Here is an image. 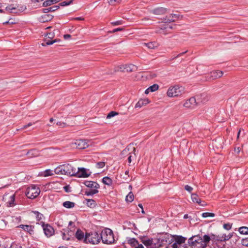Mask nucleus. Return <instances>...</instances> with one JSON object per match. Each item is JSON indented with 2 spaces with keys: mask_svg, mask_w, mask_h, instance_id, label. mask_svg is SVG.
I'll return each mask as SVG.
<instances>
[{
  "mask_svg": "<svg viewBox=\"0 0 248 248\" xmlns=\"http://www.w3.org/2000/svg\"><path fill=\"white\" fill-rule=\"evenodd\" d=\"M205 98V95L204 94L197 95L196 98L194 97H191L186 100L184 104V106L186 108H194L200 103H204L206 101Z\"/></svg>",
  "mask_w": 248,
  "mask_h": 248,
  "instance_id": "f257e3e1",
  "label": "nucleus"
},
{
  "mask_svg": "<svg viewBox=\"0 0 248 248\" xmlns=\"http://www.w3.org/2000/svg\"><path fill=\"white\" fill-rule=\"evenodd\" d=\"M101 240L103 243L111 244L114 243L115 239L112 231L108 228L103 230L100 233Z\"/></svg>",
  "mask_w": 248,
  "mask_h": 248,
  "instance_id": "f03ea898",
  "label": "nucleus"
},
{
  "mask_svg": "<svg viewBox=\"0 0 248 248\" xmlns=\"http://www.w3.org/2000/svg\"><path fill=\"white\" fill-rule=\"evenodd\" d=\"M100 233L95 232H86L85 235L84 243L93 245L98 244L101 240Z\"/></svg>",
  "mask_w": 248,
  "mask_h": 248,
  "instance_id": "7ed1b4c3",
  "label": "nucleus"
},
{
  "mask_svg": "<svg viewBox=\"0 0 248 248\" xmlns=\"http://www.w3.org/2000/svg\"><path fill=\"white\" fill-rule=\"evenodd\" d=\"M185 93V88L182 86L175 85L170 86L167 92V95L170 97H177Z\"/></svg>",
  "mask_w": 248,
  "mask_h": 248,
  "instance_id": "20e7f679",
  "label": "nucleus"
},
{
  "mask_svg": "<svg viewBox=\"0 0 248 248\" xmlns=\"http://www.w3.org/2000/svg\"><path fill=\"white\" fill-rule=\"evenodd\" d=\"M40 190L38 186L35 185H31L26 190V195L30 199H33L36 198L39 194Z\"/></svg>",
  "mask_w": 248,
  "mask_h": 248,
  "instance_id": "39448f33",
  "label": "nucleus"
},
{
  "mask_svg": "<svg viewBox=\"0 0 248 248\" xmlns=\"http://www.w3.org/2000/svg\"><path fill=\"white\" fill-rule=\"evenodd\" d=\"M173 237L169 233L164 234L156 239L158 244L160 245V247L170 244L173 242Z\"/></svg>",
  "mask_w": 248,
  "mask_h": 248,
  "instance_id": "423d86ee",
  "label": "nucleus"
},
{
  "mask_svg": "<svg viewBox=\"0 0 248 248\" xmlns=\"http://www.w3.org/2000/svg\"><path fill=\"white\" fill-rule=\"evenodd\" d=\"M141 242L147 248H158L160 245L158 244L156 239H147L146 237L141 238Z\"/></svg>",
  "mask_w": 248,
  "mask_h": 248,
  "instance_id": "0eeeda50",
  "label": "nucleus"
},
{
  "mask_svg": "<svg viewBox=\"0 0 248 248\" xmlns=\"http://www.w3.org/2000/svg\"><path fill=\"white\" fill-rule=\"evenodd\" d=\"M91 144L90 140L79 139L76 140L72 143V146L75 145L79 149H84L88 148Z\"/></svg>",
  "mask_w": 248,
  "mask_h": 248,
  "instance_id": "6e6552de",
  "label": "nucleus"
},
{
  "mask_svg": "<svg viewBox=\"0 0 248 248\" xmlns=\"http://www.w3.org/2000/svg\"><path fill=\"white\" fill-rule=\"evenodd\" d=\"M202 241V237L199 235H196L189 239L188 243L191 245V247L193 246L197 248H204Z\"/></svg>",
  "mask_w": 248,
  "mask_h": 248,
  "instance_id": "1a4fd4ad",
  "label": "nucleus"
},
{
  "mask_svg": "<svg viewBox=\"0 0 248 248\" xmlns=\"http://www.w3.org/2000/svg\"><path fill=\"white\" fill-rule=\"evenodd\" d=\"M62 165L63 167V175L74 176L77 173L76 169L71 165L69 164H64Z\"/></svg>",
  "mask_w": 248,
  "mask_h": 248,
  "instance_id": "9d476101",
  "label": "nucleus"
},
{
  "mask_svg": "<svg viewBox=\"0 0 248 248\" xmlns=\"http://www.w3.org/2000/svg\"><path fill=\"white\" fill-rule=\"evenodd\" d=\"M40 224L43 229L45 234L47 237L51 236L54 233V229L50 225L45 224L44 222L41 221Z\"/></svg>",
  "mask_w": 248,
  "mask_h": 248,
  "instance_id": "9b49d317",
  "label": "nucleus"
},
{
  "mask_svg": "<svg viewBox=\"0 0 248 248\" xmlns=\"http://www.w3.org/2000/svg\"><path fill=\"white\" fill-rule=\"evenodd\" d=\"M3 199L6 202L7 206L9 207H13L16 205L15 195L14 194H6L3 196Z\"/></svg>",
  "mask_w": 248,
  "mask_h": 248,
  "instance_id": "f8f14e48",
  "label": "nucleus"
},
{
  "mask_svg": "<svg viewBox=\"0 0 248 248\" xmlns=\"http://www.w3.org/2000/svg\"><path fill=\"white\" fill-rule=\"evenodd\" d=\"M87 171H89V170L84 168H78V170L77 171V173L74 176L83 178L88 177L91 175V172H90L88 173Z\"/></svg>",
  "mask_w": 248,
  "mask_h": 248,
  "instance_id": "ddd939ff",
  "label": "nucleus"
},
{
  "mask_svg": "<svg viewBox=\"0 0 248 248\" xmlns=\"http://www.w3.org/2000/svg\"><path fill=\"white\" fill-rule=\"evenodd\" d=\"M191 197L193 202L197 203L202 206H205L206 205V202L204 201H202L197 194H191Z\"/></svg>",
  "mask_w": 248,
  "mask_h": 248,
  "instance_id": "4468645a",
  "label": "nucleus"
},
{
  "mask_svg": "<svg viewBox=\"0 0 248 248\" xmlns=\"http://www.w3.org/2000/svg\"><path fill=\"white\" fill-rule=\"evenodd\" d=\"M84 184L86 186L92 189H98L100 187L99 185L94 181H85Z\"/></svg>",
  "mask_w": 248,
  "mask_h": 248,
  "instance_id": "2eb2a0df",
  "label": "nucleus"
},
{
  "mask_svg": "<svg viewBox=\"0 0 248 248\" xmlns=\"http://www.w3.org/2000/svg\"><path fill=\"white\" fill-rule=\"evenodd\" d=\"M223 73L221 71H213L210 73L209 79L214 80L222 76Z\"/></svg>",
  "mask_w": 248,
  "mask_h": 248,
  "instance_id": "dca6fc26",
  "label": "nucleus"
},
{
  "mask_svg": "<svg viewBox=\"0 0 248 248\" xmlns=\"http://www.w3.org/2000/svg\"><path fill=\"white\" fill-rule=\"evenodd\" d=\"M233 236V233H230L228 235L220 234L217 235L218 241H226L231 239Z\"/></svg>",
  "mask_w": 248,
  "mask_h": 248,
  "instance_id": "f3484780",
  "label": "nucleus"
},
{
  "mask_svg": "<svg viewBox=\"0 0 248 248\" xmlns=\"http://www.w3.org/2000/svg\"><path fill=\"white\" fill-rule=\"evenodd\" d=\"M179 18V16L176 14H171L167 16L165 18L163 19L164 22H174Z\"/></svg>",
  "mask_w": 248,
  "mask_h": 248,
  "instance_id": "a211bd4d",
  "label": "nucleus"
},
{
  "mask_svg": "<svg viewBox=\"0 0 248 248\" xmlns=\"http://www.w3.org/2000/svg\"><path fill=\"white\" fill-rule=\"evenodd\" d=\"M167 12V9L163 7H158L153 9L152 13L156 15H164Z\"/></svg>",
  "mask_w": 248,
  "mask_h": 248,
  "instance_id": "6ab92c4d",
  "label": "nucleus"
},
{
  "mask_svg": "<svg viewBox=\"0 0 248 248\" xmlns=\"http://www.w3.org/2000/svg\"><path fill=\"white\" fill-rule=\"evenodd\" d=\"M19 227L22 228L24 231L29 232L31 234L34 233V227L31 225H20Z\"/></svg>",
  "mask_w": 248,
  "mask_h": 248,
  "instance_id": "aec40b11",
  "label": "nucleus"
},
{
  "mask_svg": "<svg viewBox=\"0 0 248 248\" xmlns=\"http://www.w3.org/2000/svg\"><path fill=\"white\" fill-rule=\"evenodd\" d=\"M149 103V101L148 99H141L139 100L135 105V108H140L142 106L146 105Z\"/></svg>",
  "mask_w": 248,
  "mask_h": 248,
  "instance_id": "412c9836",
  "label": "nucleus"
},
{
  "mask_svg": "<svg viewBox=\"0 0 248 248\" xmlns=\"http://www.w3.org/2000/svg\"><path fill=\"white\" fill-rule=\"evenodd\" d=\"M85 235L84 232L79 229H78L76 232L75 236L79 241L83 240L84 242Z\"/></svg>",
  "mask_w": 248,
  "mask_h": 248,
  "instance_id": "4be33fe9",
  "label": "nucleus"
},
{
  "mask_svg": "<svg viewBox=\"0 0 248 248\" xmlns=\"http://www.w3.org/2000/svg\"><path fill=\"white\" fill-rule=\"evenodd\" d=\"M127 243L133 248H135L139 243L138 241L134 238H127Z\"/></svg>",
  "mask_w": 248,
  "mask_h": 248,
  "instance_id": "5701e85b",
  "label": "nucleus"
},
{
  "mask_svg": "<svg viewBox=\"0 0 248 248\" xmlns=\"http://www.w3.org/2000/svg\"><path fill=\"white\" fill-rule=\"evenodd\" d=\"M60 41V39H56L53 40H50L49 39H47V38H46L44 41V42L42 44V45L44 46H46L52 45L55 43H57Z\"/></svg>",
  "mask_w": 248,
  "mask_h": 248,
  "instance_id": "b1692460",
  "label": "nucleus"
},
{
  "mask_svg": "<svg viewBox=\"0 0 248 248\" xmlns=\"http://www.w3.org/2000/svg\"><path fill=\"white\" fill-rule=\"evenodd\" d=\"M202 243L203 246H204V248H206L207 244L210 241V237L209 235L204 234L202 237Z\"/></svg>",
  "mask_w": 248,
  "mask_h": 248,
  "instance_id": "393cba45",
  "label": "nucleus"
},
{
  "mask_svg": "<svg viewBox=\"0 0 248 248\" xmlns=\"http://www.w3.org/2000/svg\"><path fill=\"white\" fill-rule=\"evenodd\" d=\"M144 45L150 49H155L158 46V43L156 42H151L144 43Z\"/></svg>",
  "mask_w": 248,
  "mask_h": 248,
  "instance_id": "a878e982",
  "label": "nucleus"
},
{
  "mask_svg": "<svg viewBox=\"0 0 248 248\" xmlns=\"http://www.w3.org/2000/svg\"><path fill=\"white\" fill-rule=\"evenodd\" d=\"M186 238L182 236H177L175 238V242L179 244V246H183L182 244L185 242Z\"/></svg>",
  "mask_w": 248,
  "mask_h": 248,
  "instance_id": "bb28decb",
  "label": "nucleus"
},
{
  "mask_svg": "<svg viewBox=\"0 0 248 248\" xmlns=\"http://www.w3.org/2000/svg\"><path fill=\"white\" fill-rule=\"evenodd\" d=\"M85 200L86 201V205L90 208L95 207L96 205V202L94 200L87 199Z\"/></svg>",
  "mask_w": 248,
  "mask_h": 248,
  "instance_id": "cd10ccee",
  "label": "nucleus"
},
{
  "mask_svg": "<svg viewBox=\"0 0 248 248\" xmlns=\"http://www.w3.org/2000/svg\"><path fill=\"white\" fill-rule=\"evenodd\" d=\"M62 205L66 208H72L75 206V203L70 201H65L63 202Z\"/></svg>",
  "mask_w": 248,
  "mask_h": 248,
  "instance_id": "c85d7f7f",
  "label": "nucleus"
},
{
  "mask_svg": "<svg viewBox=\"0 0 248 248\" xmlns=\"http://www.w3.org/2000/svg\"><path fill=\"white\" fill-rule=\"evenodd\" d=\"M102 182L108 186H111L112 184V179L108 176L103 177L102 179Z\"/></svg>",
  "mask_w": 248,
  "mask_h": 248,
  "instance_id": "c756f323",
  "label": "nucleus"
},
{
  "mask_svg": "<svg viewBox=\"0 0 248 248\" xmlns=\"http://www.w3.org/2000/svg\"><path fill=\"white\" fill-rule=\"evenodd\" d=\"M99 191L98 189H92L89 190H86L85 191V195L86 196H92L94 194L98 193Z\"/></svg>",
  "mask_w": 248,
  "mask_h": 248,
  "instance_id": "7c9ffc66",
  "label": "nucleus"
},
{
  "mask_svg": "<svg viewBox=\"0 0 248 248\" xmlns=\"http://www.w3.org/2000/svg\"><path fill=\"white\" fill-rule=\"evenodd\" d=\"M239 232L241 234H248V227H241L239 228Z\"/></svg>",
  "mask_w": 248,
  "mask_h": 248,
  "instance_id": "2f4dec72",
  "label": "nucleus"
},
{
  "mask_svg": "<svg viewBox=\"0 0 248 248\" xmlns=\"http://www.w3.org/2000/svg\"><path fill=\"white\" fill-rule=\"evenodd\" d=\"M54 172L56 174H63V167L62 165H60L55 169L54 170Z\"/></svg>",
  "mask_w": 248,
  "mask_h": 248,
  "instance_id": "473e14b6",
  "label": "nucleus"
},
{
  "mask_svg": "<svg viewBox=\"0 0 248 248\" xmlns=\"http://www.w3.org/2000/svg\"><path fill=\"white\" fill-rule=\"evenodd\" d=\"M53 171L51 170L48 169L42 172V175L44 177L52 176L53 175Z\"/></svg>",
  "mask_w": 248,
  "mask_h": 248,
  "instance_id": "72a5a7b5",
  "label": "nucleus"
},
{
  "mask_svg": "<svg viewBox=\"0 0 248 248\" xmlns=\"http://www.w3.org/2000/svg\"><path fill=\"white\" fill-rule=\"evenodd\" d=\"M125 69V71L126 72H132L135 68V66L133 64H128L125 65V67L124 68Z\"/></svg>",
  "mask_w": 248,
  "mask_h": 248,
  "instance_id": "f704fd0d",
  "label": "nucleus"
},
{
  "mask_svg": "<svg viewBox=\"0 0 248 248\" xmlns=\"http://www.w3.org/2000/svg\"><path fill=\"white\" fill-rule=\"evenodd\" d=\"M134 200V195L132 192H130L126 196L125 200L128 202H132Z\"/></svg>",
  "mask_w": 248,
  "mask_h": 248,
  "instance_id": "c9c22d12",
  "label": "nucleus"
},
{
  "mask_svg": "<svg viewBox=\"0 0 248 248\" xmlns=\"http://www.w3.org/2000/svg\"><path fill=\"white\" fill-rule=\"evenodd\" d=\"M158 89V85L157 84H155L148 88V90H150L151 92H153L156 91Z\"/></svg>",
  "mask_w": 248,
  "mask_h": 248,
  "instance_id": "e433bc0d",
  "label": "nucleus"
},
{
  "mask_svg": "<svg viewBox=\"0 0 248 248\" xmlns=\"http://www.w3.org/2000/svg\"><path fill=\"white\" fill-rule=\"evenodd\" d=\"M34 213L36 215V218L37 220L40 221L42 219L44 216L43 214L40 213L38 211H34Z\"/></svg>",
  "mask_w": 248,
  "mask_h": 248,
  "instance_id": "4c0bfd02",
  "label": "nucleus"
},
{
  "mask_svg": "<svg viewBox=\"0 0 248 248\" xmlns=\"http://www.w3.org/2000/svg\"><path fill=\"white\" fill-rule=\"evenodd\" d=\"M133 152L134 153H130L129 154V156H128V161L129 163H130L132 161V158H135L136 157V155H135V148H134V149H133Z\"/></svg>",
  "mask_w": 248,
  "mask_h": 248,
  "instance_id": "58836bf2",
  "label": "nucleus"
},
{
  "mask_svg": "<svg viewBox=\"0 0 248 248\" xmlns=\"http://www.w3.org/2000/svg\"><path fill=\"white\" fill-rule=\"evenodd\" d=\"M72 2H73V0H70L68 1H64L61 2L59 5L61 6H65L70 5Z\"/></svg>",
  "mask_w": 248,
  "mask_h": 248,
  "instance_id": "ea45409f",
  "label": "nucleus"
},
{
  "mask_svg": "<svg viewBox=\"0 0 248 248\" xmlns=\"http://www.w3.org/2000/svg\"><path fill=\"white\" fill-rule=\"evenodd\" d=\"M215 216V214L212 213L205 212L202 214V217H214Z\"/></svg>",
  "mask_w": 248,
  "mask_h": 248,
  "instance_id": "a19ab883",
  "label": "nucleus"
},
{
  "mask_svg": "<svg viewBox=\"0 0 248 248\" xmlns=\"http://www.w3.org/2000/svg\"><path fill=\"white\" fill-rule=\"evenodd\" d=\"M118 113L115 111H110L107 116V119H110L116 115H117Z\"/></svg>",
  "mask_w": 248,
  "mask_h": 248,
  "instance_id": "79ce46f5",
  "label": "nucleus"
},
{
  "mask_svg": "<svg viewBox=\"0 0 248 248\" xmlns=\"http://www.w3.org/2000/svg\"><path fill=\"white\" fill-rule=\"evenodd\" d=\"M122 0H108V2L110 5H115L117 4L120 3Z\"/></svg>",
  "mask_w": 248,
  "mask_h": 248,
  "instance_id": "37998d69",
  "label": "nucleus"
},
{
  "mask_svg": "<svg viewBox=\"0 0 248 248\" xmlns=\"http://www.w3.org/2000/svg\"><path fill=\"white\" fill-rule=\"evenodd\" d=\"M124 21L120 20H118V21H114V22H111V24L113 26H118V25L123 24L124 23Z\"/></svg>",
  "mask_w": 248,
  "mask_h": 248,
  "instance_id": "c03bdc74",
  "label": "nucleus"
},
{
  "mask_svg": "<svg viewBox=\"0 0 248 248\" xmlns=\"http://www.w3.org/2000/svg\"><path fill=\"white\" fill-rule=\"evenodd\" d=\"M59 8V5H54L52 7H48L47 10H48V11H50V12H54L58 9Z\"/></svg>",
  "mask_w": 248,
  "mask_h": 248,
  "instance_id": "a18cd8bd",
  "label": "nucleus"
},
{
  "mask_svg": "<svg viewBox=\"0 0 248 248\" xmlns=\"http://www.w3.org/2000/svg\"><path fill=\"white\" fill-rule=\"evenodd\" d=\"M105 163L104 162H99L96 164V167L99 169L102 168L105 166Z\"/></svg>",
  "mask_w": 248,
  "mask_h": 248,
  "instance_id": "49530a36",
  "label": "nucleus"
},
{
  "mask_svg": "<svg viewBox=\"0 0 248 248\" xmlns=\"http://www.w3.org/2000/svg\"><path fill=\"white\" fill-rule=\"evenodd\" d=\"M241 243L243 246L248 247V237L243 239L241 241Z\"/></svg>",
  "mask_w": 248,
  "mask_h": 248,
  "instance_id": "de8ad7c7",
  "label": "nucleus"
},
{
  "mask_svg": "<svg viewBox=\"0 0 248 248\" xmlns=\"http://www.w3.org/2000/svg\"><path fill=\"white\" fill-rule=\"evenodd\" d=\"M209 236L210 237V240H212L214 242L218 241V238H217V235H216L215 234H211Z\"/></svg>",
  "mask_w": 248,
  "mask_h": 248,
  "instance_id": "09e8293b",
  "label": "nucleus"
},
{
  "mask_svg": "<svg viewBox=\"0 0 248 248\" xmlns=\"http://www.w3.org/2000/svg\"><path fill=\"white\" fill-rule=\"evenodd\" d=\"M223 228L226 230H230L232 228V224L230 223L224 224Z\"/></svg>",
  "mask_w": 248,
  "mask_h": 248,
  "instance_id": "8fccbe9b",
  "label": "nucleus"
},
{
  "mask_svg": "<svg viewBox=\"0 0 248 248\" xmlns=\"http://www.w3.org/2000/svg\"><path fill=\"white\" fill-rule=\"evenodd\" d=\"M124 67H125V65H121L116 68V69H115V71L124 72L125 71V69L124 68Z\"/></svg>",
  "mask_w": 248,
  "mask_h": 248,
  "instance_id": "3c124183",
  "label": "nucleus"
},
{
  "mask_svg": "<svg viewBox=\"0 0 248 248\" xmlns=\"http://www.w3.org/2000/svg\"><path fill=\"white\" fill-rule=\"evenodd\" d=\"M55 36V33L54 32H49V33H47L46 35V37H47V39L48 38V39H53Z\"/></svg>",
  "mask_w": 248,
  "mask_h": 248,
  "instance_id": "603ef678",
  "label": "nucleus"
},
{
  "mask_svg": "<svg viewBox=\"0 0 248 248\" xmlns=\"http://www.w3.org/2000/svg\"><path fill=\"white\" fill-rule=\"evenodd\" d=\"M185 189L189 192H191L193 190V188L188 185H186L185 186Z\"/></svg>",
  "mask_w": 248,
  "mask_h": 248,
  "instance_id": "864d4df0",
  "label": "nucleus"
},
{
  "mask_svg": "<svg viewBox=\"0 0 248 248\" xmlns=\"http://www.w3.org/2000/svg\"><path fill=\"white\" fill-rule=\"evenodd\" d=\"M187 52V50L185 51V52H182V53H179V54H178L176 56H175L173 58H172L171 59V60H174L177 58H179L182 56H183L184 54H185V53H186V52Z\"/></svg>",
  "mask_w": 248,
  "mask_h": 248,
  "instance_id": "5fc2aeb1",
  "label": "nucleus"
},
{
  "mask_svg": "<svg viewBox=\"0 0 248 248\" xmlns=\"http://www.w3.org/2000/svg\"><path fill=\"white\" fill-rule=\"evenodd\" d=\"M124 29L123 28H118L114 29L112 31H110V32H111V33H114V32H116L118 31H122L124 30Z\"/></svg>",
  "mask_w": 248,
  "mask_h": 248,
  "instance_id": "6e6d98bb",
  "label": "nucleus"
},
{
  "mask_svg": "<svg viewBox=\"0 0 248 248\" xmlns=\"http://www.w3.org/2000/svg\"><path fill=\"white\" fill-rule=\"evenodd\" d=\"M64 190L66 192H70L71 191V187L69 186H66L63 187Z\"/></svg>",
  "mask_w": 248,
  "mask_h": 248,
  "instance_id": "4d7b16f0",
  "label": "nucleus"
},
{
  "mask_svg": "<svg viewBox=\"0 0 248 248\" xmlns=\"http://www.w3.org/2000/svg\"><path fill=\"white\" fill-rule=\"evenodd\" d=\"M56 124L57 125H59V126H60L62 127H64L66 125V124L63 123V122H58L56 123Z\"/></svg>",
  "mask_w": 248,
  "mask_h": 248,
  "instance_id": "13d9d810",
  "label": "nucleus"
},
{
  "mask_svg": "<svg viewBox=\"0 0 248 248\" xmlns=\"http://www.w3.org/2000/svg\"><path fill=\"white\" fill-rule=\"evenodd\" d=\"M32 125V124L31 123H29L27 125H24L22 127V129H26L27 128V127L31 126Z\"/></svg>",
  "mask_w": 248,
  "mask_h": 248,
  "instance_id": "bf43d9fd",
  "label": "nucleus"
},
{
  "mask_svg": "<svg viewBox=\"0 0 248 248\" xmlns=\"http://www.w3.org/2000/svg\"><path fill=\"white\" fill-rule=\"evenodd\" d=\"M11 6H10L9 7H7V9H8V10H9L10 11V12L11 13H14V10H15L16 9L14 7H11Z\"/></svg>",
  "mask_w": 248,
  "mask_h": 248,
  "instance_id": "052dcab7",
  "label": "nucleus"
},
{
  "mask_svg": "<svg viewBox=\"0 0 248 248\" xmlns=\"http://www.w3.org/2000/svg\"><path fill=\"white\" fill-rule=\"evenodd\" d=\"M173 248H179V245L178 244L176 243L175 242L172 244Z\"/></svg>",
  "mask_w": 248,
  "mask_h": 248,
  "instance_id": "680f3d73",
  "label": "nucleus"
},
{
  "mask_svg": "<svg viewBox=\"0 0 248 248\" xmlns=\"http://www.w3.org/2000/svg\"><path fill=\"white\" fill-rule=\"evenodd\" d=\"M241 150V148L240 147H237V148H235V152H236L237 154L239 153Z\"/></svg>",
  "mask_w": 248,
  "mask_h": 248,
  "instance_id": "e2e57ef3",
  "label": "nucleus"
},
{
  "mask_svg": "<svg viewBox=\"0 0 248 248\" xmlns=\"http://www.w3.org/2000/svg\"><path fill=\"white\" fill-rule=\"evenodd\" d=\"M179 248H191V246H186V245H184V246H179Z\"/></svg>",
  "mask_w": 248,
  "mask_h": 248,
  "instance_id": "0e129e2a",
  "label": "nucleus"
},
{
  "mask_svg": "<svg viewBox=\"0 0 248 248\" xmlns=\"http://www.w3.org/2000/svg\"><path fill=\"white\" fill-rule=\"evenodd\" d=\"M63 37L65 39H68L71 37V35L70 34H65L63 36Z\"/></svg>",
  "mask_w": 248,
  "mask_h": 248,
  "instance_id": "69168bd1",
  "label": "nucleus"
},
{
  "mask_svg": "<svg viewBox=\"0 0 248 248\" xmlns=\"http://www.w3.org/2000/svg\"><path fill=\"white\" fill-rule=\"evenodd\" d=\"M62 238L63 240H69V239L68 237H67L66 236V235L64 233H62Z\"/></svg>",
  "mask_w": 248,
  "mask_h": 248,
  "instance_id": "338daca9",
  "label": "nucleus"
},
{
  "mask_svg": "<svg viewBox=\"0 0 248 248\" xmlns=\"http://www.w3.org/2000/svg\"><path fill=\"white\" fill-rule=\"evenodd\" d=\"M241 130H242V129H240L239 130V131H238V134H237V140L239 139V138L240 137V133L241 132Z\"/></svg>",
  "mask_w": 248,
  "mask_h": 248,
  "instance_id": "774afa93",
  "label": "nucleus"
}]
</instances>
